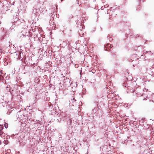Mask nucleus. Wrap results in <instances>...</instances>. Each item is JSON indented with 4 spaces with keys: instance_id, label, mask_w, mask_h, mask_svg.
Wrapping results in <instances>:
<instances>
[{
    "instance_id": "nucleus-3",
    "label": "nucleus",
    "mask_w": 154,
    "mask_h": 154,
    "mask_svg": "<svg viewBox=\"0 0 154 154\" xmlns=\"http://www.w3.org/2000/svg\"><path fill=\"white\" fill-rule=\"evenodd\" d=\"M4 126L6 128H7L8 127V124L7 123H5L4 125Z\"/></svg>"
},
{
    "instance_id": "nucleus-4",
    "label": "nucleus",
    "mask_w": 154,
    "mask_h": 154,
    "mask_svg": "<svg viewBox=\"0 0 154 154\" xmlns=\"http://www.w3.org/2000/svg\"><path fill=\"white\" fill-rule=\"evenodd\" d=\"M6 154H8V153H6Z\"/></svg>"
},
{
    "instance_id": "nucleus-2",
    "label": "nucleus",
    "mask_w": 154,
    "mask_h": 154,
    "mask_svg": "<svg viewBox=\"0 0 154 154\" xmlns=\"http://www.w3.org/2000/svg\"><path fill=\"white\" fill-rule=\"evenodd\" d=\"M4 142L5 144H7L8 143V141L7 140H5L4 141Z\"/></svg>"
},
{
    "instance_id": "nucleus-1",
    "label": "nucleus",
    "mask_w": 154,
    "mask_h": 154,
    "mask_svg": "<svg viewBox=\"0 0 154 154\" xmlns=\"http://www.w3.org/2000/svg\"><path fill=\"white\" fill-rule=\"evenodd\" d=\"M3 129V126L2 125H0V136H1L3 134V132L2 131V130Z\"/></svg>"
}]
</instances>
